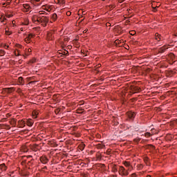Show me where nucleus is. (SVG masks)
I'll return each instance as SVG.
<instances>
[{"instance_id": "1", "label": "nucleus", "mask_w": 177, "mask_h": 177, "mask_svg": "<svg viewBox=\"0 0 177 177\" xmlns=\"http://www.w3.org/2000/svg\"><path fill=\"white\" fill-rule=\"evenodd\" d=\"M37 21L39 24H41L44 27H46V25L49 22V18L47 17H39L37 18Z\"/></svg>"}, {"instance_id": "2", "label": "nucleus", "mask_w": 177, "mask_h": 177, "mask_svg": "<svg viewBox=\"0 0 177 177\" xmlns=\"http://www.w3.org/2000/svg\"><path fill=\"white\" fill-rule=\"evenodd\" d=\"M119 174L122 175V176H128L129 174L128 170H125V168L122 166L119 167Z\"/></svg>"}, {"instance_id": "3", "label": "nucleus", "mask_w": 177, "mask_h": 177, "mask_svg": "<svg viewBox=\"0 0 177 177\" xmlns=\"http://www.w3.org/2000/svg\"><path fill=\"white\" fill-rule=\"evenodd\" d=\"M34 37H35V35L30 33L28 35V36L25 38V41L26 42V44H30L31 42V39L34 38Z\"/></svg>"}, {"instance_id": "4", "label": "nucleus", "mask_w": 177, "mask_h": 177, "mask_svg": "<svg viewBox=\"0 0 177 177\" xmlns=\"http://www.w3.org/2000/svg\"><path fill=\"white\" fill-rule=\"evenodd\" d=\"M31 9V6H30V4L25 3L23 5L22 10L23 12H28Z\"/></svg>"}, {"instance_id": "5", "label": "nucleus", "mask_w": 177, "mask_h": 177, "mask_svg": "<svg viewBox=\"0 0 177 177\" xmlns=\"http://www.w3.org/2000/svg\"><path fill=\"white\" fill-rule=\"evenodd\" d=\"M126 114L130 120H132V118H135V115H136V113L132 111H127Z\"/></svg>"}, {"instance_id": "6", "label": "nucleus", "mask_w": 177, "mask_h": 177, "mask_svg": "<svg viewBox=\"0 0 177 177\" xmlns=\"http://www.w3.org/2000/svg\"><path fill=\"white\" fill-rule=\"evenodd\" d=\"M40 161L42 162V164H48V158L46 156H41L40 157Z\"/></svg>"}, {"instance_id": "7", "label": "nucleus", "mask_w": 177, "mask_h": 177, "mask_svg": "<svg viewBox=\"0 0 177 177\" xmlns=\"http://www.w3.org/2000/svg\"><path fill=\"white\" fill-rule=\"evenodd\" d=\"M34 161V160H31L27 162V160L24 159L23 160V164H27V165H28L29 167H31V165L32 164V162Z\"/></svg>"}, {"instance_id": "8", "label": "nucleus", "mask_w": 177, "mask_h": 177, "mask_svg": "<svg viewBox=\"0 0 177 177\" xmlns=\"http://www.w3.org/2000/svg\"><path fill=\"white\" fill-rule=\"evenodd\" d=\"M6 169H8V167H6V165H5V163L0 165V170H1L2 172H5Z\"/></svg>"}, {"instance_id": "9", "label": "nucleus", "mask_w": 177, "mask_h": 177, "mask_svg": "<svg viewBox=\"0 0 177 177\" xmlns=\"http://www.w3.org/2000/svg\"><path fill=\"white\" fill-rule=\"evenodd\" d=\"M47 38L48 40L52 41L53 39V32H49L47 33Z\"/></svg>"}, {"instance_id": "10", "label": "nucleus", "mask_w": 177, "mask_h": 177, "mask_svg": "<svg viewBox=\"0 0 177 177\" xmlns=\"http://www.w3.org/2000/svg\"><path fill=\"white\" fill-rule=\"evenodd\" d=\"M14 91H15L14 87L6 88V91L7 92V93H12V92H14Z\"/></svg>"}, {"instance_id": "11", "label": "nucleus", "mask_w": 177, "mask_h": 177, "mask_svg": "<svg viewBox=\"0 0 177 177\" xmlns=\"http://www.w3.org/2000/svg\"><path fill=\"white\" fill-rule=\"evenodd\" d=\"M26 124L28 127H32V125L34 124V122L32 121V120L29 119L26 121Z\"/></svg>"}, {"instance_id": "12", "label": "nucleus", "mask_w": 177, "mask_h": 177, "mask_svg": "<svg viewBox=\"0 0 177 177\" xmlns=\"http://www.w3.org/2000/svg\"><path fill=\"white\" fill-rule=\"evenodd\" d=\"M155 39L158 41V42H160V41H161V35L158 33H156Z\"/></svg>"}, {"instance_id": "13", "label": "nucleus", "mask_w": 177, "mask_h": 177, "mask_svg": "<svg viewBox=\"0 0 177 177\" xmlns=\"http://www.w3.org/2000/svg\"><path fill=\"white\" fill-rule=\"evenodd\" d=\"M10 125H12V127H15L17 124V120L15 118H12L11 121H10Z\"/></svg>"}, {"instance_id": "14", "label": "nucleus", "mask_w": 177, "mask_h": 177, "mask_svg": "<svg viewBox=\"0 0 177 177\" xmlns=\"http://www.w3.org/2000/svg\"><path fill=\"white\" fill-rule=\"evenodd\" d=\"M78 149H79V150H81V151H82L84 150V149H85V144L82 143V144L79 145Z\"/></svg>"}, {"instance_id": "15", "label": "nucleus", "mask_w": 177, "mask_h": 177, "mask_svg": "<svg viewBox=\"0 0 177 177\" xmlns=\"http://www.w3.org/2000/svg\"><path fill=\"white\" fill-rule=\"evenodd\" d=\"M55 2L59 3V5H64V3H66L65 0H56Z\"/></svg>"}, {"instance_id": "16", "label": "nucleus", "mask_w": 177, "mask_h": 177, "mask_svg": "<svg viewBox=\"0 0 177 177\" xmlns=\"http://www.w3.org/2000/svg\"><path fill=\"white\" fill-rule=\"evenodd\" d=\"M51 19L53 21H56V20H57V15L56 13L53 14Z\"/></svg>"}, {"instance_id": "17", "label": "nucleus", "mask_w": 177, "mask_h": 177, "mask_svg": "<svg viewBox=\"0 0 177 177\" xmlns=\"http://www.w3.org/2000/svg\"><path fill=\"white\" fill-rule=\"evenodd\" d=\"M38 116V111H33L32 113V118H37Z\"/></svg>"}, {"instance_id": "18", "label": "nucleus", "mask_w": 177, "mask_h": 177, "mask_svg": "<svg viewBox=\"0 0 177 177\" xmlns=\"http://www.w3.org/2000/svg\"><path fill=\"white\" fill-rule=\"evenodd\" d=\"M37 17H39V16H35L32 18L33 23H38V21H37Z\"/></svg>"}, {"instance_id": "19", "label": "nucleus", "mask_w": 177, "mask_h": 177, "mask_svg": "<svg viewBox=\"0 0 177 177\" xmlns=\"http://www.w3.org/2000/svg\"><path fill=\"white\" fill-rule=\"evenodd\" d=\"M22 151H24V153H27V151H28V148H27L26 146H24L22 147Z\"/></svg>"}, {"instance_id": "20", "label": "nucleus", "mask_w": 177, "mask_h": 177, "mask_svg": "<svg viewBox=\"0 0 177 177\" xmlns=\"http://www.w3.org/2000/svg\"><path fill=\"white\" fill-rule=\"evenodd\" d=\"M62 55H64V56H68V51L64 50V51L62 52Z\"/></svg>"}, {"instance_id": "21", "label": "nucleus", "mask_w": 177, "mask_h": 177, "mask_svg": "<svg viewBox=\"0 0 177 177\" xmlns=\"http://www.w3.org/2000/svg\"><path fill=\"white\" fill-rule=\"evenodd\" d=\"M10 34H12V32H10L9 29H6V35H10Z\"/></svg>"}, {"instance_id": "22", "label": "nucleus", "mask_w": 177, "mask_h": 177, "mask_svg": "<svg viewBox=\"0 0 177 177\" xmlns=\"http://www.w3.org/2000/svg\"><path fill=\"white\" fill-rule=\"evenodd\" d=\"M130 35H135L136 34V31L135 30H131L129 32Z\"/></svg>"}, {"instance_id": "23", "label": "nucleus", "mask_w": 177, "mask_h": 177, "mask_svg": "<svg viewBox=\"0 0 177 177\" xmlns=\"http://www.w3.org/2000/svg\"><path fill=\"white\" fill-rule=\"evenodd\" d=\"M5 55V51L3 50H0V56Z\"/></svg>"}, {"instance_id": "24", "label": "nucleus", "mask_w": 177, "mask_h": 177, "mask_svg": "<svg viewBox=\"0 0 177 177\" xmlns=\"http://www.w3.org/2000/svg\"><path fill=\"white\" fill-rule=\"evenodd\" d=\"M18 82H19V84H21L23 82V78L21 77H19L18 78Z\"/></svg>"}, {"instance_id": "25", "label": "nucleus", "mask_w": 177, "mask_h": 177, "mask_svg": "<svg viewBox=\"0 0 177 177\" xmlns=\"http://www.w3.org/2000/svg\"><path fill=\"white\" fill-rule=\"evenodd\" d=\"M19 124H21L22 125H26V121L24 120H21L18 122Z\"/></svg>"}, {"instance_id": "26", "label": "nucleus", "mask_w": 177, "mask_h": 177, "mask_svg": "<svg viewBox=\"0 0 177 177\" xmlns=\"http://www.w3.org/2000/svg\"><path fill=\"white\" fill-rule=\"evenodd\" d=\"M151 132L153 135L157 133L156 131L154 129H151Z\"/></svg>"}, {"instance_id": "27", "label": "nucleus", "mask_w": 177, "mask_h": 177, "mask_svg": "<svg viewBox=\"0 0 177 177\" xmlns=\"http://www.w3.org/2000/svg\"><path fill=\"white\" fill-rule=\"evenodd\" d=\"M151 136V134L150 133H149V132L145 133L146 138H150Z\"/></svg>"}, {"instance_id": "28", "label": "nucleus", "mask_w": 177, "mask_h": 177, "mask_svg": "<svg viewBox=\"0 0 177 177\" xmlns=\"http://www.w3.org/2000/svg\"><path fill=\"white\" fill-rule=\"evenodd\" d=\"M124 165L125 167H129L131 165V164L129 162H124Z\"/></svg>"}, {"instance_id": "29", "label": "nucleus", "mask_w": 177, "mask_h": 177, "mask_svg": "<svg viewBox=\"0 0 177 177\" xmlns=\"http://www.w3.org/2000/svg\"><path fill=\"white\" fill-rule=\"evenodd\" d=\"M165 49H168V48H167V47L165 46L162 47V48H161L160 50H162V52H164V50H165Z\"/></svg>"}, {"instance_id": "30", "label": "nucleus", "mask_w": 177, "mask_h": 177, "mask_svg": "<svg viewBox=\"0 0 177 177\" xmlns=\"http://www.w3.org/2000/svg\"><path fill=\"white\" fill-rule=\"evenodd\" d=\"M148 147H150L151 149H155V147L153 145H149Z\"/></svg>"}, {"instance_id": "31", "label": "nucleus", "mask_w": 177, "mask_h": 177, "mask_svg": "<svg viewBox=\"0 0 177 177\" xmlns=\"http://www.w3.org/2000/svg\"><path fill=\"white\" fill-rule=\"evenodd\" d=\"M66 16H71V12L70 11L66 12Z\"/></svg>"}, {"instance_id": "32", "label": "nucleus", "mask_w": 177, "mask_h": 177, "mask_svg": "<svg viewBox=\"0 0 177 177\" xmlns=\"http://www.w3.org/2000/svg\"><path fill=\"white\" fill-rule=\"evenodd\" d=\"M82 16H85V15H86V11H82Z\"/></svg>"}, {"instance_id": "33", "label": "nucleus", "mask_w": 177, "mask_h": 177, "mask_svg": "<svg viewBox=\"0 0 177 177\" xmlns=\"http://www.w3.org/2000/svg\"><path fill=\"white\" fill-rule=\"evenodd\" d=\"M15 56H20V53H19V51H15Z\"/></svg>"}, {"instance_id": "34", "label": "nucleus", "mask_w": 177, "mask_h": 177, "mask_svg": "<svg viewBox=\"0 0 177 177\" xmlns=\"http://www.w3.org/2000/svg\"><path fill=\"white\" fill-rule=\"evenodd\" d=\"M32 156H24V158H31Z\"/></svg>"}, {"instance_id": "35", "label": "nucleus", "mask_w": 177, "mask_h": 177, "mask_svg": "<svg viewBox=\"0 0 177 177\" xmlns=\"http://www.w3.org/2000/svg\"><path fill=\"white\" fill-rule=\"evenodd\" d=\"M17 48H23V46H21V45H20V44H17Z\"/></svg>"}, {"instance_id": "36", "label": "nucleus", "mask_w": 177, "mask_h": 177, "mask_svg": "<svg viewBox=\"0 0 177 177\" xmlns=\"http://www.w3.org/2000/svg\"><path fill=\"white\" fill-rule=\"evenodd\" d=\"M17 92L18 93H20L21 92V89L19 88H17Z\"/></svg>"}, {"instance_id": "37", "label": "nucleus", "mask_w": 177, "mask_h": 177, "mask_svg": "<svg viewBox=\"0 0 177 177\" xmlns=\"http://www.w3.org/2000/svg\"><path fill=\"white\" fill-rule=\"evenodd\" d=\"M10 115H12L10 113H7L6 115V117H7V118H8V117H10Z\"/></svg>"}, {"instance_id": "38", "label": "nucleus", "mask_w": 177, "mask_h": 177, "mask_svg": "<svg viewBox=\"0 0 177 177\" xmlns=\"http://www.w3.org/2000/svg\"><path fill=\"white\" fill-rule=\"evenodd\" d=\"M124 0H118V2H120V3H122V2H124Z\"/></svg>"}, {"instance_id": "39", "label": "nucleus", "mask_w": 177, "mask_h": 177, "mask_svg": "<svg viewBox=\"0 0 177 177\" xmlns=\"http://www.w3.org/2000/svg\"><path fill=\"white\" fill-rule=\"evenodd\" d=\"M131 177H136V174H131Z\"/></svg>"}, {"instance_id": "40", "label": "nucleus", "mask_w": 177, "mask_h": 177, "mask_svg": "<svg viewBox=\"0 0 177 177\" xmlns=\"http://www.w3.org/2000/svg\"><path fill=\"white\" fill-rule=\"evenodd\" d=\"M8 3H10V2H12V0H6Z\"/></svg>"}, {"instance_id": "41", "label": "nucleus", "mask_w": 177, "mask_h": 177, "mask_svg": "<svg viewBox=\"0 0 177 177\" xmlns=\"http://www.w3.org/2000/svg\"><path fill=\"white\" fill-rule=\"evenodd\" d=\"M28 52L31 53L32 52L31 48H28Z\"/></svg>"}, {"instance_id": "42", "label": "nucleus", "mask_w": 177, "mask_h": 177, "mask_svg": "<svg viewBox=\"0 0 177 177\" xmlns=\"http://www.w3.org/2000/svg\"><path fill=\"white\" fill-rule=\"evenodd\" d=\"M31 63H35V59H32Z\"/></svg>"}, {"instance_id": "43", "label": "nucleus", "mask_w": 177, "mask_h": 177, "mask_svg": "<svg viewBox=\"0 0 177 177\" xmlns=\"http://www.w3.org/2000/svg\"><path fill=\"white\" fill-rule=\"evenodd\" d=\"M58 52H59V53L60 55H62V53L63 51L59 50Z\"/></svg>"}, {"instance_id": "44", "label": "nucleus", "mask_w": 177, "mask_h": 177, "mask_svg": "<svg viewBox=\"0 0 177 177\" xmlns=\"http://www.w3.org/2000/svg\"><path fill=\"white\" fill-rule=\"evenodd\" d=\"M97 67L99 68V67H102V65L100 64H99L98 65H97Z\"/></svg>"}, {"instance_id": "45", "label": "nucleus", "mask_w": 177, "mask_h": 177, "mask_svg": "<svg viewBox=\"0 0 177 177\" xmlns=\"http://www.w3.org/2000/svg\"><path fill=\"white\" fill-rule=\"evenodd\" d=\"M126 23H130V21L129 20H127Z\"/></svg>"}, {"instance_id": "46", "label": "nucleus", "mask_w": 177, "mask_h": 177, "mask_svg": "<svg viewBox=\"0 0 177 177\" xmlns=\"http://www.w3.org/2000/svg\"><path fill=\"white\" fill-rule=\"evenodd\" d=\"M86 30H84V31H83V33H84V34H86Z\"/></svg>"}, {"instance_id": "47", "label": "nucleus", "mask_w": 177, "mask_h": 177, "mask_svg": "<svg viewBox=\"0 0 177 177\" xmlns=\"http://www.w3.org/2000/svg\"><path fill=\"white\" fill-rule=\"evenodd\" d=\"M15 23H16V21H12V24H15Z\"/></svg>"}, {"instance_id": "48", "label": "nucleus", "mask_w": 177, "mask_h": 177, "mask_svg": "<svg viewBox=\"0 0 177 177\" xmlns=\"http://www.w3.org/2000/svg\"><path fill=\"white\" fill-rule=\"evenodd\" d=\"M106 26H110V23H107V24H106Z\"/></svg>"}, {"instance_id": "49", "label": "nucleus", "mask_w": 177, "mask_h": 177, "mask_svg": "<svg viewBox=\"0 0 177 177\" xmlns=\"http://www.w3.org/2000/svg\"><path fill=\"white\" fill-rule=\"evenodd\" d=\"M147 177H152L150 175H147Z\"/></svg>"}, {"instance_id": "50", "label": "nucleus", "mask_w": 177, "mask_h": 177, "mask_svg": "<svg viewBox=\"0 0 177 177\" xmlns=\"http://www.w3.org/2000/svg\"><path fill=\"white\" fill-rule=\"evenodd\" d=\"M36 1V2H39V0H35Z\"/></svg>"}, {"instance_id": "51", "label": "nucleus", "mask_w": 177, "mask_h": 177, "mask_svg": "<svg viewBox=\"0 0 177 177\" xmlns=\"http://www.w3.org/2000/svg\"><path fill=\"white\" fill-rule=\"evenodd\" d=\"M85 19V17H84V19H82V21H84V19Z\"/></svg>"}, {"instance_id": "52", "label": "nucleus", "mask_w": 177, "mask_h": 177, "mask_svg": "<svg viewBox=\"0 0 177 177\" xmlns=\"http://www.w3.org/2000/svg\"><path fill=\"white\" fill-rule=\"evenodd\" d=\"M8 17H12V15H8Z\"/></svg>"}, {"instance_id": "53", "label": "nucleus", "mask_w": 177, "mask_h": 177, "mask_svg": "<svg viewBox=\"0 0 177 177\" xmlns=\"http://www.w3.org/2000/svg\"><path fill=\"white\" fill-rule=\"evenodd\" d=\"M55 114H59V112H57H57H55Z\"/></svg>"}, {"instance_id": "54", "label": "nucleus", "mask_w": 177, "mask_h": 177, "mask_svg": "<svg viewBox=\"0 0 177 177\" xmlns=\"http://www.w3.org/2000/svg\"><path fill=\"white\" fill-rule=\"evenodd\" d=\"M127 12H129V9H127Z\"/></svg>"}, {"instance_id": "55", "label": "nucleus", "mask_w": 177, "mask_h": 177, "mask_svg": "<svg viewBox=\"0 0 177 177\" xmlns=\"http://www.w3.org/2000/svg\"><path fill=\"white\" fill-rule=\"evenodd\" d=\"M81 17H84V16H83V15H82V16H81Z\"/></svg>"}, {"instance_id": "56", "label": "nucleus", "mask_w": 177, "mask_h": 177, "mask_svg": "<svg viewBox=\"0 0 177 177\" xmlns=\"http://www.w3.org/2000/svg\"><path fill=\"white\" fill-rule=\"evenodd\" d=\"M8 128H10V127L8 126Z\"/></svg>"}, {"instance_id": "57", "label": "nucleus", "mask_w": 177, "mask_h": 177, "mask_svg": "<svg viewBox=\"0 0 177 177\" xmlns=\"http://www.w3.org/2000/svg\"><path fill=\"white\" fill-rule=\"evenodd\" d=\"M79 12H81V10H80Z\"/></svg>"}, {"instance_id": "58", "label": "nucleus", "mask_w": 177, "mask_h": 177, "mask_svg": "<svg viewBox=\"0 0 177 177\" xmlns=\"http://www.w3.org/2000/svg\"><path fill=\"white\" fill-rule=\"evenodd\" d=\"M116 44H117V41H115Z\"/></svg>"}, {"instance_id": "59", "label": "nucleus", "mask_w": 177, "mask_h": 177, "mask_svg": "<svg viewBox=\"0 0 177 177\" xmlns=\"http://www.w3.org/2000/svg\"><path fill=\"white\" fill-rule=\"evenodd\" d=\"M116 44H117V41H115Z\"/></svg>"}, {"instance_id": "60", "label": "nucleus", "mask_w": 177, "mask_h": 177, "mask_svg": "<svg viewBox=\"0 0 177 177\" xmlns=\"http://www.w3.org/2000/svg\"><path fill=\"white\" fill-rule=\"evenodd\" d=\"M102 1H104V0H102Z\"/></svg>"}]
</instances>
